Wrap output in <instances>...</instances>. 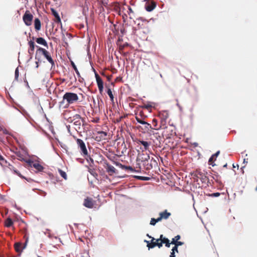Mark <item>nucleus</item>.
<instances>
[{
	"mask_svg": "<svg viewBox=\"0 0 257 257\" xmlns=\"http://www.w3.org/2000/svg\"><path fill=\"white\" fill-rule=\"evenodd\" d=\"M116 165L118 166H119L122 169H125L126 170H130L131 172L135 171V169L131 166H125V165H122L121 164H120L119 163H117Z\"/></svg>",
	"mask_w": 257,
	"mask_h": 257,
	"instance_id": "24",
	"label": "nucleus"
},
{
	"mask_svg": "<svg viewBox=\"0 0 257 257\" xmlns=\"http://www.w3.org/2000/svg\"><path fill=\"white\" fill-rule=\"evenodd\" d=\"M82 118L79 114H75L73 117L72 122H73L74 125L76 126H80L81 124Z\"/></svg>",
	"mask_w": 257,
	"mask_h": 257,
	"instance_id": "16",
	"label": "nucleus"
},
{
	"mask_svg": "<svg viewBox=\"0 0 257 257\" xmlns=\"http://www.w3.org/2000/svg\"><path fill=\"white\" fill-rule=\"evenodd\" d=\"M36 41L39 44L43 45V46L46 47L47 48L48 47V44H47V42L43 38L39 37V38H36Z\"/></svg>",
	"mask_w": 257,
	"mask_h": 257,
	"instance_id": "22",
	"label": "nucleus"
},
{
	"mask_svg": "<svg viewBox=\"0 0 257 257\" xmlns=\"http://www.w3.org/2000/svg\"><path fill=\"white\" fill-rule=\"evenodd\" d=\"M171 243L172 244H174L175 246H177V247H178V246L179 245H182L184 244V242H181V241H171Z\"/></svg>",
	"mask_w": 257,
	"mask_h": 257,
	"instance_id": "36",
	"label": "nucleus"
},
{
	"mask_svg": "<svg viewBox=\"0 0 257 257\" xmlns=\"http://www.w3.org/2000/svg\"><path fill=\"white\" fill-rule=\"evenodd\" d=\"M153 126H152V130H159V129L163 128L162 126L161 123H160V125L159 126L158 125V120L156 118H154L152 120Z\"/></svg>",
	"mask_w": 257,
	"mask_h": 257,
	"instance_id": "19",
	"label": "nucleus"
},
{
	"mask_svg": "<svg viewBox=\"0 0 257 257\" xmlns=\"http://www.w3.org/2000/svg\"><path fill=\"white\" fill-rule=\"evenodd\" d=\"M192 178L194 181L197 182L201 187H206L208 186L209 179L206 175L199 171H196L192 174Z\"/></svg>",
	"mask_w": 257,
	"mask_h": 257,
	"instance_id": "2",
	"label": "nucleus"
},
{
	"mask_svg": "<svg viewBox=\"0 0 257 257\" xmlns=\"http://www.w3.org/2000/svg\"><path fill=\"white\" fill-rule=\"evenodd\" d=\"M160 77H162V75L161 74H160Z\"/></svg>",
	"mask_w": 257,
	"mask_h": 257,
	"instance_id": "54",
	"label": "nucleus"
},
{
	"mask_svg": "<svg viewBox=\"0 0 257 257\" xmlns=\"http://www.w3.org/2000/svg\"><path fill=\"white\" fill-rule=\"evenodd\" d=\"M147 236L151 238V241L145 240V241L147 243V246L150 248H153L155 246H158L159 248H161L163 246V242L162 241H157V239L154 238V237L150 236L149 234H147Z\"/></svg>",
	"mask_w": 257,
	"mask_h": 257,
	"instance_id": "4",
	"label": "nucleus"
},
{
	"mask_svg": "<svg viewBox=\"0 0 257 257\" xmlns=\"http://www.w3.org/2000/svg\"><path fill=\"white\" fill-rule=\"evenodd\" d=\"M172 251H174L175 252H178V247L174 246L172 249Z\"/></svg>",
	"mask_w": 257,
	"mask_h": 257,
	"instance_id": "45",
	"label": "nucleus"
},
{
	"mask_svg": "<svg viewBox=\"0 0 257 257\" xmlns=\"http://www.w3.org/2000/svg\"><path fill=\"white\" fill-rule=\"evenodd\" d=\"M34 26L36 31L40 30L41 28V23L39 19L35 18L34 20Z\"/></svg>",
	"mask_w": 257,
	"mask_h": 257,
	"instance_id": "21",
	"label": "nucleus"
},
{
	"mask_svg": "<svg viewBox=\"0 0 257 257\" xmlns=\"http://www.w3.org/2000/svg\"><path fill=\"white\" fill-rule=\"evenodd\" d=\"M137 144L138 145H142L143 146V148H141L140 149L142 150V151H146L149 149V147L151 145L150 142H148L147 141L141 140H137Z\"/></svg>",
	"mask_w": 257,
	"mask_h": 257,
	"instance_id": "12",
	"label": "nucleus"
},
{
	"mask_svg": "<svg viewBox=\"0 0 257 257\" xmlns=\"http://www.w3.org/2000/svg\"><path fill=\"white\" fill-rule=\"evenodd\" d=\"M100 133H101V134H104V136H106V133H105V132H102H102H101Z\"/></svg>",
	"mask_w": 257,
	"mask_h": 257,
	"instance_id": "49",
	"label": "nucleus"
},
{
	"mask_svg": "<svg viewBox=\"0 0 257 257\" xmlns=\"http://www.w3.org/2000/svg\"><path fill=\"white\" fill-rule=\"evenodd\" d=\"M71 64L73 68L74 69V70H75L76 73L77 74V75H78V76H80V73H79L78 70L77 69L76 66L75 65L74 62L71 61Z\"/></svg>",
	"mask_w": 257,
	"mask_h": 257,
	"instance_id": "32",
	"label": "nucleus"
},
{
	"mask_svg": "<svg viewBox=\"0 0 257 257\" xmlns=\"http://www.w3.org/2000/svg\"><path fill=\"white\" fill-rule=\"evenodd\" d=\"M135 118L138 122L142 124L143 126L138 125L136 126L137 128L141 131L142 132H148L152 130V125L146 122L143 118H141L137 114L135 116Z\"/></svg>",
	"mask_w": 257,
	"mask_h": 257,
	"instance_id": "3",
	"label": "nucleus"
},
{
	"mask_svg": "<svg viewBox=\"0 0 257 257\" xmlns=\"http://www.w3.org/2000/svg\"><path fill=\"white\" fill-rule=\"evenodd\" d=\"M76 143L81 150V154L83 156L87 155L88 151L83 141L80 139H77Z\"/></svg>",
	"mask_w": 257,
	"mask_h": 257,
	"instance_id": "8",
	"label": "nucleus"
},
{
	"mask_svg": "<svg viewBox=\"0 0 257 257\" xmlns=\"http://www.w3.org/2000/svg\"><path fill=\"white\" fill-rule=\"evenodd\" d=\"M128 14L130 15V18L133 19L131 14H133L134 13L133 9L130 6H128Z\"/></svg>",
	"mask_w": 257,
	"mask_h": 257,
	"instance_id": "39",
	"label": "nucleus"
},
{
	"mask_svg": "<svg viewBox=\"0 0 257 257\" xmlns=\"http://www.w3.org/2000/svg\"><path fill=\"white\" fill-rule=\"evenodd\" d=\"M94 204V201L92 198L90 197H86L84 200L83 205L88 208H93Z\"/></svg>",
	"mask_w": 257,
	"mask_h": 257,
	"instance_id": "13",
	"label": "nucleus"
},
{
	"mask_svg": "<svg viewBox=\"0 0 257 257\" xmlns=\"http://www.w3.org/2000/svg\"><path fill=\"white\" fill-rule=\"evenodd\" d=\"M175 252L174 251H172L170 257H175Z\"/></svg>",
	"mask_w": 257,
	"mask_h": 257,
	"instance_id": "48",
	"label": "nucleus"
},
{
	"mask_svg": "<svg viewBox=\"0 0 257 257\" xmlns=\"http://www.w3.org/2000/svg\"><path fill=\"white\" fill-rule=\"evenodd\" d=\"M152 162H154V163H156V161L153 158L151 159L150 163H149V160H148L147 159H146V160L144 161L143 165L146 170H149L152 169Z\"/></svg>",
	"mask_w": 257,
	"mask_h": 257,
	"instance_id": "15",
	"label": "nucleus"
},
{
	"mask_svg": "<svg viewBox=\"0 0 257 257\" xmlns=\"http://www.w3.org/2000/svg\"><path fill=\"white\" fill-rule=\"evenodd\" d=\"M136 115L137 114L139 117L141 118H143L145 119L147 118V116L144 114L143 110H140L138 111V112L135 113Z\"/></svg>",
	"mask_w": 257,
	"mask_h": 257,
	"instance_id": "28",
	"label": "nucleus"
},
{
	"mask_svg": "<svg viewBox=\"0 0 257 257\" xmlns=\"http://www.w3.org/2000/svg\"><path fill=\"white\" fill-rule=\"evenodd\" d=\"M161 221L160 219H159V217L157 219L154 218H151L150 221V224L152 225H155L157 222Z\"/></svg>",
	"mask_w": 257,
	"mask_h": 257,
	"instance_id": "34",
	"label": "nucleus"
},
{
	"mask_svg": "<svg viewBox=\"0 0 257 257\" xmlns=\"http://www.w3.org/2000/svg\"><path fill=\"white\" fill-rule=\"evenodd\" d=\"M58 172L61 176L63 177L65 180L67 179V176L65 172L61 169H58Z\"/></svg>",
	"mask_w": 257,
	"mask_h": 257,
	"instance_id": "29",
	"label": "nucleus"
},
{
	"mask_svg": "<svg viewBox=\"0 0 257 257\" xmlns=\"http://www.w3.org/2000/svg\"><path fill=\"white\" fill-rule=\"evenodd\" d=\"M33 15L29 10H27L23 16V20L25 24L27 26H30L32 24Z\"/></svg>",
	"mask_w": 257,
	"mask_h": 257,
	"instance_id": "7",
	"label": "nucleus"
},
{
	"mask_svg": "<svg viewBox=\"0 0 257 257\" xmlns=\"http://www.w3.org/2000/svg\"><path fill=\"white\" fill-rule=\"evenodd\" d=\"M95 76L99 91L100 93H102L103 90V82L100 76L96 72L95 73Z\"/></svg>",
	"mask_w": 257,
	"mask_h": 257,
	"instance_id": "11",
	"label": "nucleus"
},
{
	"mask_svg": "<svg viewBox=\"0 0 257 257\" xmlns=\"http://www.w3.org/2000/svg\"><path fill=\"white\" fill-rule=\"evenodd\" d=\"M14 224V222L10 218H7L5 221V226L7 227H10Z\"/></svg>",
	"mask_w": 257,
	"mask_h": 257,
	"instance_id": "25",
	"label": "nucleus"
},
{
	"mask_svg": "<svg viewBox=\"0 0 257 257\" xmlns=\"http://www.w3.org/2000/svg\"><path fill=\"white\" fill-rule=\"evenodd\" d=\"M0 164L1 165L7 166V164H8L7 161L4 158V157L1 155L0 156Z\"/></svg>",
	"mask_w": 257,
	"mask_h": 257,
	"instance_id": "33",
	"label": "nucleus"
},
{
	"mask_svg": "<svg viewBox=\"0 0 257 257\" xmlns=\"http://www.w3.org/2000/svg\"><path fill=\"white\" fill-rule=\"evenodd\" d=\"M136 178L140 180H144L147 181L150 180V178L148 177H143V176H136Z\"/></svg>",
	"mask_w": 257,
	"mask_h": 257,
	"instance_id": "38",
	"label": "nucleus"
},
{
	"mask_svg": "<svg viewBox=\"0 0 257 257\" xmlns=\"http://www.w3.org/2000/svg\"><path fill=\"white\" fill-rule=\"evenodd\" d=\"M36 47L37 48V49L36 53L35 59L37 60V61L36 62V67L37 68L39 67V62L41 61L40 56L41 54H42L44 56V57L46 58L48 61L51 64L52 67L54 66V61L52 58L50 53L46 49L43 48H41L37 46Z\"/></svg>",
	"mask_w": 257,
	"mask_h": 257,
	"instance_id": "1",
	"label": "nucleus"
},
{
	"mask_svg": "<svg viewBox=\"0 0 257 257\" xmlns=\"http://www.w3.org/2000/svg\"><path fill=\"white\" fill-rule=\"evenodd\" d=\"M19 75V72L18 68H17L16 69L15 72V80H16L17 81L18 80Z\"/></svg>",
	"mask_w": 257,
	"mask_h": 257,
	"instance_id": "41",
	"label": "nucleus"
},
{
	"mask_svg": "<svg viewBox=\"0 0 257 257\" xmlns=\"http://www.w3.org/2000/svg\"><path fill=\"white\" fill-rule=\"evenodd\" d=\"M220 195V194L219 193H212L210 195L212 197H218Z\"/></svg>",
	"mask_w": 257,
	"mask_h": 257,
	"instance_id": "43",
	"label": "nucleus"
},
{
	"mask_svg": "<svg viewBox=\"0 0 257 257\" xmlns=\"http://www.w3.org/2000/svg\"><path fill=\"white\" fill-rule=\"evenodd\" d=\"M63 100H66L68 104L73 103L78 100L77 94L72 92H66L63 96Z\"/></svg>",
	"mask_w": 257,
	"mask_h": 257,
	"instance_id": "5",
	"label": "nucleus"
},
{
	"mask_svg": "<svg viewBox=\"0 0 257 257\" xmlns=\"http://www.w3.org/2000/svg\"><path fill=\"white\" fill-rule=\"evenodd\" d=\"M220 153V151H217L216 153H215L214 154H213V155L216 158V157L218 156V155Z\"/></svg>",
	"mask_w": 257,
	"mask_h": 257,
	"instance_id": "47",
	"label": "nucleus"
},
{
	"mask_svg": "<svg viewBox=\"0 0 257 257\" xmlns=\"http://www.w3.org/2000/svg\"><path fill=\"white\" fill-rule=\"evenodd\" d=\"M33 166L34 168H35L36 170L40 172L42 171L44 169V167L38 163H34Z\"/></svg>",
	"mask_w": 257,
	"mask_h": 257,
	"instance_id": "27",
	"label": "nucleus"
},
{
	"mask_svg": "<svg viewBox=\"0 0 257 257\" xmlns=\"http://www.w3.org/2000/svg\"><path fill=\"white\" fill-rule=\"evenodd\" d=\"M15 249L16 251L19 253H21L23 250V245L21 242H16L14 245Z\"/></svg>",
	"mask_w": 257,
	"mask_h": 257,
	"instance_id": "20",
	"label": "nucleus"
},
{
	"mask_svg": "<svg viewBox=\"0 0 257 257\" xmlns=\"http://www.w3.org/2000/svg\"><path fill=\"white\" fill-rule=\"evenodd\" d=\"M156 7V4L155 2H152L151 4H149L146 6V9L148 12H151Z\"/></svg>",
	"mask_w": 257,
	"mask_h": 257,
	"instance_id": "26",
	"label": "nucleus"
},
{
	"mask_svg": "<svg viewBox=\"0 0 257 257\" xmlns=\"http://www.w3.org/2000/svg\"><path fill=\"white\" fill-rule=\"evenodd\" d=\"M89 172L91 174H92L93 176H94L95 175H97L96 173H95L93 170H91L89 171Z\"/></svg>",
	"mask_w": 257,
	"mask_h": 257,
	"instance_id": "46",
	"label": "nucleus"
},
{
	"mask_svg": "<svg viewBox=\"0 0 257 257\" xmlns=\"http://www.w3.org/2000/svg\"><path fill=\"white\" fill-rule=\"evenodd\" d=\"M32 39L33 40H31L28 42V45L29 46L28 49V53L31 56L33 55L35 47V44L34 42L33 41V40H34V37H33Z\"/></svg>",
	"mask_w": 257,
	"mask_h": 257,
	"instance_id": "14",
	"label": "nucleus"
},
{
	"mask_svg": "<svg viewBox=\"0 0 257 257\" xmlns=\"http://www.w3.org/2000/svg\"><path fill=\"white\" fill-rule=\"evenodd\" d=\"M16 154H17V155L18 156H20V153H16Z\"/></svg>",
	"mask_w": 257,
	"mask_h": 257,
	"instance_id": "50",
	"label": "nucleus"
},
{
	"mask_svg": "<svg viewBox=\"0 0 257 257\" xmlns=\"http://www.w3.org/2000/svg\"><path fill=\"white\" fill-rule=\"evenodd\" d=\"M158 116L161 119V123L162 125L161 127H163V128H167V126H166V120L169 116L168 112L166 110L160 111Z\"/></svg>",
	"mask_w": 257,
	"mask_h": 257,
	"instance_id": "6",
	"label": "nucleus"
},
{
	"mask_svg": "<svg viewBox=\"0 0 257 257\" xmlns=\"http://www.w3.org/2000/svg\"><path fill=\"white\" fill-rule=\"evenodd\" d=\"M180 238H181L180 235H177L176 236H175V237L172 238V241H178L180 239Z\"/></svg>",
	"mask_w": 257,
	"mask_h": 257,
	"instance_id": "42",
	"label": "nucleus"
},
{
	"mask_svg": "<svg viewBox=\"0 0 257 257\" xmlns=\"http://www.w3.org/2000/svg\"><path fill=\"white\" fill-rule=\"evenodd\" d=\"M216 158L212 155V156L209 159L208 163L209 165H211L212 166L215 165V164H213L214 162L215 161Z\"/></svg>",
	"mask_w": 257,
	"mask_h": 257,
	"instance_id": "31",
	"label": "nucleus"
},
{
	"mask_svg": "<svg viewBox=\"0 0 257 257\" xmlns=\"http://www.w3.org/2000/svg\"><path fill=\"white\" fill-rule=\"evenodd\" d=\"M245 162L246 163H247V161H246L245 159H244L243 160V163H245Z\"/></svg>",
	"mask_w": 257,
	"mask_h": 257,
	"instance_id": "52",
	"label": "nucleus"
},
{
	"mask_svg": "<svg viewBox=\"0 0 257 257\" xmlns=\"http://www.w3.org/2000/svg\"><path fill=\"white\" fill-rule=\"evenodd\" d=\"M107 93L109 95L111 100L113 101L114 97L112 91L110 88L107 89Z\"/></svg>",
	"mask_w": 257,
	"mask_h": 257,
	"instance_id": "35",
	"label": "nucleus"
},
{
	"mask_svg": "<svg viewBox=\"0 0 257 257\" xmlns=\"http://www.w3.org/2000/svg\"><path fill=\"white\" fill-rule=\"evenodd\" d=\"M163 243L165 244V246L167 247H169L170 246V244H172L171 242H170V240L168 238H164L162 240Z\"/></svg>",
	"mask_w": 257,
	"mask_h": 257,
	"instance_id": "30",
	"label": "nucleus"
},
{
	"mask_svg": "<svg viewBox=\"0 0 257 257\" xmlns=\"http://www.w3.org/2000/svg\"><path fill=\"white\" fill-rule=\"evenodd\" d=\"M24 238H25L26 240L25 243L23 245V249H25L26 247L27 243L29 241V237L26 234L24 235Z\"/></svg>",
	"mask_w": 257,
	"mask_h": 257,
	"instance_id": "37",
	"label": "nucleus"
},
{
	"mask_svg": "<svg viewBox=\"0 0 257 257\" xmlns=\"http://www.w3.org/2000/svg\"><path fill=\"white\" fill-rule=\"evenodd\" d=\"M160 216L159 217V219L161 221L162 219H167L170 216L171 213L168 212L167 210L161 212L159 213Z\"/></svg>",
	"mask_w": 257,
	"mask_h": 257,
	"instance_id": "17",
	"label": "nucleus"
},
{
	"mask_svg": "<svg viewBox=\"0 0 257 257\" xmlns=\"http://www.w3.org/2000/svg\"><path fill=\"white\" fill-rule=\"evenodd\" d=\"M8 166L9 167V168L11 170L13 171L14 173L18 175L20 177L22 178H25L17 170H16L12 165H11L10 163L8 164Z\"/></svg>",
	"mask_w": 257,
	"mask_h": 257,
	"instance_id": "23",
	"label": "nucleus"
},
{
	"mask_svg": "<svg viewBox=\"0 0 257 257\" xmlns=\"http://www.w3.org/2000/svg\"><path fill=\"white\" fill-rule=\"evenodd\" d=\"M51 11L52 15L55 17L54 21L57 23H61V19L58 12L53 8H51Z\"/></svg>",
	"mask_w": 257,
	"mask_h": 257,
	"instance_id": "18",
	"label": "nucleus"
},
{
	"mask_svg": "<svg viewBox=\"0 0 257 257\" xmlns=\"http://www.w3.org/2000/svg\"><path fill=\"white\" fill-rule=\"evenodd\" d=\"M103 167L109 175L111 176L113 174L115 173L116 169L113 166L108 164L107 162H105L104 163Z\"/></svg>",
	"mask_w": 257,
	"mask_h": 257,
	"instance_id": "10",
	"label": "nucleus"
},
{
	"mask_svg": "<svg viewBox=\"0 0 257 257\" xmlns=\"http://www.w3.org/2000/svg\"><path fill=\"white\" fill-rule=\"evenodd\" d=\"M255 191H257V186H256V187L255 188Z\"/></svg>",
	"mask_w": 257,
	"mask_h": 257,
	"instance_id": "55",
	"label": "nucleus"
},
{
	"mask_svg": "<svg viewBox=\"0 0 257 257\" xmlns=\"http://www.w3.org/2000/svg\"><path fill=\"white\" fill-rule=\"evenodd\" d=\"M173 126H167V128H163L164 131L163 132V136H165L167 139L170 138L175 134Z\"/></svg>",
	"mask_w": 257,
	"mask_h": 257,
	"instance_id": "9",
	"label": "nucleus"
},
{
	"mask_svg": "<svg viewBox=\"0 0 257 257\" xmlns=\"http://www.w3.org/2000/svg\"><path fill=\"white\" fill-rule=\"evenodd\" d=\"M245 162L246 163H247V161H246L245 159H244L243 160V163H245Z\"/></svg>",
	"mask_w": 257,
	"mask_h": 257,
	"instance_id": "53",
	"label": "nucleus"
},
{
	"mask_svg": "<svg viewBox=\"0 0 257 257\" xmlns=\"http://www.w3.org/2000/svg\"><path fill=\"white\" fill-rule=\"evenodd\" d=\"M226 166H227V164L226 163L225 165H223L224 167H226Z\"/></svg>",
	"mask_w": 257,
	"mask_h": 257,
	"instance_id": "51",
	"label": "nucleus"
},
{
	"mask_svg": "<svg viewBox=\"0 0 257 257\" xmlns=\"http://www.w3.org/2000/svg\"><path fill=\"white\" fill-rule=\"evenodd\" d=\"M141 107L151 110L152 106L151 104H144V105L141 106Z\"/></svg>",
	"mask_w": 257,
	"mask_h": 257,
	"instance_id": "40",
	"label": "nucleus"
},
{
	"mask_svg": "<svg viewBox=\"0 0 257 257\" xmlns=\"http://www.w3.org/2000/svg\"><path fill=\"white\" fill-rule=\"evenodd\" d=\"M164 238H167L165 237H164L163 234H161L160 236V238H158L157 239V241H162V240H163Z\"/></svg>",
	"mask_w": 257,
	"mask_h": 257,
	"instance_id": "44",
	"label": "nucleus"
}]
</instances>
